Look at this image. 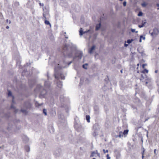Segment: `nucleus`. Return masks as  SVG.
I'll list each match as a JSON object with an SVG mask.
<instances>
[{"label": "nucleus", "mask_w": 159, "mask_h": 159, "mask_svg": "<svg viewBox=\"0 0 159 159\" xmlns=\"http://www.w3.org/2000/svg\"><path fill=\"white\" fill-rule=\"evenodd\" d=\"M66 40L64 41V45L63 47L62 52L64 56L67 57L69 58L73 57L74 53L75 52V56L74 57L73 60L76 57L81 59L83 55L82 51H77L76 46L75 45L73 44L71 42L69 44L67 43Z\"/></svg>", "instance_id": "1"}, {"label": "nucleus", "mask_w": 159, "mask_h": 159, "mask_svg": "<svg viewBox=\"0 0 159 159\" xmlns=\"http://www.w3.org/2000/svg\"><path fill=\"white\" fill-rule=\"evenodd\" d=\"M54 75L55 78L57 80L60 78L62 80H64L65 79V76L64 75L63 73L59 72L56 67L54 68Z\"/></svg>", "instance_id": "2"}, {"label": "nucleus", "mask_w": 159, "mask_h": 159, "mask_svg": "<svg viewBox=\"0 0 159 159\" xmlns=\"http://www.w3.org/2000/svg\"><path fill=\"white\" fill-rule=\"evenodd\" d=\"M36 90L40 92L41 95L42 96H44L47 93L46 90L40 84H39L37 86L36 88L35 89V91Z\"/></svg>", "instance_id": "3"}, {"label": "nucleus", "mask_w": 159, "mask_h": 159, "mask_svg": "<svg viewBox=\"0 0 159 159\" xmlns=\"http://www.w3.org/2000/svg\"><path fill=\"white\" fill-rule=\"evenodd\" d=\"M76 119H77V117L75 118L74 128L77 131L80 132L82 130V126L80 123L76 121Z\"/></svg>", "instance_id": "4"}, {"label": "nucleus", "mask_w": 159, "mask_h": 159, "mask_svg": "<svg viewBox=\"0 0 159 159\" xmlns=\"http://www.w3.org/2000/svg\"><path fill=\"white\" fill-rule=\"evenodd\" d=\"M151 30H150L149 31V33L151 34V35L153 36L154 35H157L159 33V31L156 28H154L153 30V31L151 33Z\"/></svg>", "instance_id": "5"}, {"label": "nucleus", "mask_w": 159, "mask_h": 159, "mask_svg": "<svg viewBox=\"0 0 159 159\" xmlns=\"http://www.w3.org/2000/svg\"><path fill=\"white\" fill-rule=\"evenodd\" d=\"M61 149L59 148L56 150L54 152V155L56 157H59L61 155Z\"/></svg>", "instance_id": "6"}, {"label": "nucleus", "mask_w": 159, "mask_h": 159, "mask_svg": "<svg viewBox=\"0 0 159 159\" xmlns=\"http://www.w3.org/2000/svg\"><path fill=\"white\" fill-rule=\"evenodd\" d=\"M24 106L27 109H30L32 107V105L29 101H26L24 102Z\"/></svg>", "instance_id": "7"}, {"label": "nucleus", "mask_w": 159, "mask_h": 159, "mask_svg": "<svg viewBox=\"0 0 159 159\" xmlns=\"http://www.w3.org/2000/svg\"><path fill=\"white\" fill-rule=\"evenodd\" d=\"M26 7H27L30 9H32L33 7V4L31 3L30 0H28V2L26 4Z\"/></svg>", "instance_id": "8"}, {"label": "nucleus", "mask_w": 159, "mask_h": 159, "mask_svg": "<svg viewBox=\"0 0 159 159\" xmlns=\"http://www.w3.org/2000/svg\"><path fill=\"white\" fill-rule=\"evenodd\" d=\"M44 85L46 88L49 89L50 87V84L48 81H45Z\"/></svg>", "instance_id": "9"}, {"label": "nucleus", "mask_w": 159, "mask_h": 159, "mask_svg": "<svg viewBox=\"0 0 159 159\" xmlns=\"http://www.w3.org/2000/svg\"><path fill=\"white\" fill-rule=\"evenodd\" d=\"M96 46L95 45H93L89 49V53L90 54H91L94 50H95Z\"/></svg>", "instance_id": "10"}, {"label": "nucleus", "mask_w": 159, "mask_h": 159, "mask_svg": "<svg viewBox=\"0 0 159 159\" xmlns=\"http://www.w3.org/2000/svg\"><path fill=\"white\" fill-rule=\"evenodd\" d=\"M35 83V81L34 80H29V84L30 87H32Z\"/></svg>", "instance_id": "11"}, {"label": "nucleus", "mask_w": 159, "mask_h": 159, "mask_svg": "<svg viewBox=\"0 0 159 159\" xmlns=\"http://www.w3.org/2000/svg\"><path fill=\"white\" fill-rule=\"evenodd\" d=\"M146 20H142L141 25H138V26L140 28H142L146 24Z\"/></svg>", "instance_id": "12"}, {"label": "nucleus", "mask_w": 159, "mask_h": 159, "mask_svg": "<svg viewBox=\"0 0 159 159\" xmlns=\"http://www.w3.org/2000/svg\"><path fill=\"white\" fill-rule=\"evenodd\" d=\"M101 21H100L99 23L96 25L95 30L97 31L99 30L101 27Z\"/></svg>", "instance_id": "13"}, {"label": "nucleus", "mask_w": 159, "mask_h": 159, "mask_svg": "<svg viewBox=\"0 0 159 159\" xmlns=\"http://www.w3.org/2000/svg\"><path fill=\"white\" fill-rule=\"evenodd\" d=\"M57 86L59 88H61L62 86V82L61 81H59L57 83Z\"/></svg>", "instance_id": "14"}, {"label": "nucleus", "mask_w": 159, "mask_h": 159, "mask_svg": "<svg viewBox=\"0 0 159 159\" xmlns=\"http://www.w3.org/2000/svg\"><path fill=\"white\" fill-rule=\"evenodd\" d=\"M43 104V103L40 104L37 101H35V105L36 107H39L42 106Z\"/></svg>", "instance_id": "15"}, {"label": "nucleus", "mask_w": 159, "mask_h": 159, "mask_svg": "<svg viewBox=\"0 0 159 159\" xmlns=\"http://www.w3.org/2000/svg\"><path fill=\"white\" fill-rule=\"evenodd\" d=\"M22 138L23 140L25 141L26 143L27 142L29 141V138L27 136H24Z\"/></svg>", "instance_id": "16"}, {"label": "nucleus", "mask_w": 159, "mask_h": 159, "mask_svg": "<svg viewBox=\"0 0 159 159\" xmlns=\"http://www.w3.org/2000/svg\"><path fill=\"white\" fill-rule=\"evenodd\" d=\"M120 153L118 152L116 153V159H119L120 158Z\"/></svg>", "instance_id": "17"}, {"label": "nucleus", "mask_w": 159, "mask_h": 159, "mask_svg": "<svg viewBox=\"0 0 159 159\" xmlns=\"http://www.w3.org/2000/svg\"><path fill=\"white\" fill-rule=\"evenodd\" d=\"M133 101L134 102L137 103L139 102L140 101V100L139 98L135 97Z\"/></svg>", "instance_id": "18"}, {"label": "nucleus", "mask_w": 159, "mask_h": 159, "mask_svg": "<svg viewBox=\"0 0 159 159\" xmlns=\"http://www.w3.org/2000/svg\"><path fill=\"white\" fill-rule=\"evenodd\" d=\"M20 111L25 115H27L28 113V111L26 110H24L21 109L20 110Z\"/></svg>", "instance_id": "19"}, {"label": "nucleus", "mask_w": 159, "mask_h": 159, "mask_svg": "<svg viewBox=\"0 0 159 159\" xmlns=\"http://www.w3.org/2000/svg\"><path fill=\"white\" fill-rule=\"evenodd\" d=\"M8 97L11 96L13 99L14 98V97L12 95V93L10 90H8Z\"/></svg>", "instance_id": "20"}, {"label": "nucleus", "mask_w": 159, "mask_h": 159, "mask_svg": "<svg viewBox=\"0 0 159 159\" xmlns=\"http://www.w3.org/2000/svg\"><path fill=\"white\" fill-rule=\"evenodd\" d=\"M25 148L27 152H29L30 151V148L28 145L25 146Z\"/></svg>", "instance_id": "21"}, {"label": "nucleus", "mask_w": 159, "mask_h": 159, "mask_svg": "<svg viewBox=\"0 0 159 159\" xmlns=\"http://www.w3.org/2000/svg\"><path fill=\"white\" fill-rule=\"evenodd\" d=\"M86 120H87V121L89 123L90 122V116L89 115H86Z\"/></svg>", "instance_id": "22"}, {"label": "nucleus", "mask_w": 159, "mask_h": 159, "mask_svg": "<svg viewBox=\"0 0 159 159\" xmlns=\"http://www.w3.org/2000/svg\"><path fill=\"white\" fill-rule=\"evenodd\" d=\"M44 23L46 25H49L50 27H51V25L48 20H45L44 21Z\"/></svg>", "instance_id": "23"}, {"label": "nucleus", "mask_w": 159, "mask_h": 159, "mask_svg": "<svg viewBox=\"0 0 159 159\" xmlns=\"http://www.w3.org/2000/svg\"><path fill=\"white\" fill-rule=\"evenodd\" d=\"M123 133L121 131H120L119 132V134L118 135H116V138H118V137L119 138H121V137L123 136Z\"/></svg>", "instance_id": "24"}, {"label": "nucleus", "mask_w": 159, "mask_h": 159, "mask_svg": "<svg viewBox=\"0 0 159 159\" xmlns=\"http://www.w3.org/2000/svg\"><path fill=\"white\" fill-rule=\"evenodd\" d=\"M60 101L61 102H63L64 101V96L63 95H61L60 98Z\"/></svg>", "instance_id": "25"}, {"label": "nucleus", "mask_w": 159, "mask_h": 159, "mask_svg": "<svg viewBox=\"0 0 159 159\" xmlns=\"http://www.w3.org/2000/svg\"><path fill=\"white\" fill-rule=\"evenodd\" d=\"M79 33L80 35V36L84 34V32L82 30V28H80L79 31Z\"/></svg>", "instance_id": "26"}, {"label": "nucleus", "mask_w": 159, "mask_h": 159, "mask_svg": "<svg viewBox=\"0 0 159 159\" xmlns=\"http://www.w3.org/2000/svg\"><path fill=\"white\" fill-rule=\"evenodd\" d=\"M80 10V7L78 6H75V11L76 12H79Z\"/></svg>", "instance_id": "27"}, {"label": "nucleus", "mask_w": 159, "mask_h": 159, "mask_svg": "<svg viewBox=\"0 0 159 159\" xmlns=\"http://www.w3.org/2000/svg\"><path fill=\"white\" fill-rule=\"evenodd\" d=\"M129 130L128 129H125L124 130L123 134L124 135H125L128 133Z\"/></svg>", "instance_id": "28"}, {"label": "nucleus", "mask_w": 159, "mask_h": 159, "mask_svg": "<svg viewBox=\"0 0 159 159\" xmlns=\"http://www.w3.org/2000/svg\"><path fill=\"white\" fill-rule=\"evenodd\" d=\"M148 70L146 69H145L143 70L142 71V73H144V74H145V73H148Z\"/></svg>", "instance_id": "29"}, {"label": "nucleus", "mask_w": 159, "mask_h": 159, "mask_svg": "<svg viewBox=\"0 0 159 159\" xmlns=\"http://www.w3.org/2000/svg\"><path fill=\"white\" fill-rule=\"evenodd\" d=\"M94 111L97 113L99 111V109L97 106H95L94 107Z\"/></svg>", "instance_id": "30"}, {"label": "nucleus", "mask_w": 159, "mask_h": 159, "mask_svg": "<svg viewBox=\"0 0 159 159\" xmlns=\"http://www.w3.org/2000/svg\"><path fill=\"white\" fill-rule=\"evenodd\" d=\"M88 65V64L87 63H85L84 65H83L82 66V67L83 68H84V69H87V66Z\"/></svg>", "instance_id": "31"}, {"label": "nucleus", "mask_w": 159, "mask_h": 159, "mask_svg": "<svg viewBox=\"0 0 159 159\" xmlns=\"http://www.w3.org/2000/svg\"><path fill=\"white\" fill-rule=\"evenodd\" d=\"M133 41H134V40L132 39H128L127 40V42L128 44H129V43H130Z\"/></svg>", "instance_id": "32"}, {"label": "nucleus", "mask_w": 159, "mask_h": 159, "mask_svg": "<svg viewBox=\"0 0 159 159\" xmlns=\"http://www.w3.org/2000/svg\"><path fill=\"white\" fill-rule=\"evenodd\" d=\"M96 154V151H95L93 152L91 154L90 157H93L94 156V155Z\"/></svg>", "instance_id": "33"}, {"label": "nucleus", "mask_w": 159, "mask_h": 159, "mask_svg": "<svg viewBox=\"0 0 159 159\" xmlns=\"http://www.w3.org/2000/svg\"><path fill=\"white\" fill-rule=\"evenodd\" d=\"M143 13L141 11H139L138 14V16H143Z\"/></svg>", "instance_id": "34"}, {"label": "nucleus", "mask_w": 159, "mask_h": 159, "mask_svg": "<svg viewBox=\"0 0 159 159\" xmlns=\"http://www.w3.org/2000/svg\"><path fill=\"white\" fill-rule=\"evenodd\" d=\"M43 113L45 115L47 116V110L45 109H43Z\"/></svg>", "instance_id": "35"}, {"label": "nucleus", "mask_w": 159, "mask_h": 159, "mask_svg": "<svg viewBox=\"0 0 159 159\" xmlns=\"http://www.w3.org/2000/svg\"><path fill=\"white\" fill-rule=\"evenodd\" d=\"M141 5L142 6V7H145L147 6V4L145 2H144L143 3H142Z\"/></svg>", "instance_id": "36"}, {"label": "nucleus", "mask_w": 159, "mask_h": 159, "mask_svg": "<svg viewBox=\"0 0 159 159\" xmlns=\"http://www.w3.org/2000/svg\"><path fill=\"white\" fill-rule=\"evenodd\" d=\"M123 5L124 6H125H125L126 5V2L125 1H124L123 2Z\"/></svg>", "instance_id": "37"}, {"label": "nucleus", "mask_w": 159, "mask_h": 159, "mask_svg": "<svg viewBox=\"0 0 159 159\" xmlns=\"http://www.w3.org/2000/svg\"><path fill=\"white\" fill-rule=\"evenodd\" d=\"M103 151L104 153H105L106 152H108V150H105V149H103Z\"/></svg>", "instance_id": "38"}, {"label": "nucleus", "mask_w": 159, "mask_h": 159, "mask_svg": "<svg viewBox=\"0 0 159 159\" xmlns=\"http://www.w3.org/2000/svg\"><path fill=\"white\" fill-rule=\"evenodd\" d=\"M142 35H141L140 36V39H139V42H142Z\"/></svg>", "instance_id": "39"}, {"label": "nucleus", "mask_w": 159, "mask_h": 159, "mask_svg": "<svg viewBox=\"0 0 159 159\" xmlns=\"http://www.w3.org/2000/svg\"><path fill=\"white\" fill-rule=\"evenodd\" d=\"M147 65L146 64H143L142 65V68H145V66H147Z\"/></svg>", "instance_id": "40"}, {"label": "nucleus", "mask_w": 159, "mask_h": 159, "mask_svg": "<svg viewBox=\"0 0 159 159\" xmlns=\"http://www.w3.org/2000/svg\"><path fill=\"white\" fill-rule=\"evenodd\" d=\"M131 31L132 33H134V32L135 31V29H131Z\"/></svg>", "instance_id": "41"}, {"label": "nucleus", "mask_w": 159, "mask_h": 159, "mask_svg": "<svg viewBox=\"0 0 159 159\" xmlns=\"http://www.w3.org/2000/svg\"><path fill=\"white\" fill-rule=\"evenodd\" d=\"M143 151L142 152V155H144V152L145 151V149L143 148Z\"/></svg>", "instance_id": "42"}, {"label": "nucleus", "mask_w": 159, "mask_h": 159, "mask_svg": "<svg viewBox=\"0 0 159 159\" xmlns=\"http://www.w3.org/2000/svg\"><path fill=\"white\" fill-rule=\"evenodd\" d=\"M143 151L142 152V155H144V152L145 151V149L143 148Z\"/></svg>", "instance_id": "43"}, {"label": "nucleus", "mask_w": 159, "mask_h": 159, "mask_svg": "<svg viewBox=\"0 0 159 159\" xmlns=\"http://www.w3.org/2000/svg\"><path fill=\"white\" fill-rule=\"evenodd\" d=\"M39 5H40V6H43H43H44V4H43V3H41V2H39Z\"/></svg>", "instance_id": "44"}, {"label": "nucleus", "mask_w": 159, "mask_h": 159, "mask_svg": "<svg viewBox=\"0 0 159 159\" xmlns=\"http://www.w3.org/2000/svg\"><path fill=\"white\" fill-rule=\"evenodd\" d=\"M90 31V30H86L85 31H84V34L88 33V32H89V31Z\"/></svg>", "instance_id": "45"}, {"label": "nucleus", "mask_w": 159, "mask_h": 159, "mask_svg": "<svg viewBox=\"0 0 159 159\" xmlns=\"http://www.w3.org/2000/svg\"><path fill=\"white\" fill-rule=\"evenodd\" d=\"M107 159H110L111 157L109 156V154H107Z\"/></svg>", "instance_id": "46"}, {"label": "nucleus", "mask_w": 159, "mask_h": 159, "mask_svg": "<svg viewBox=\"0 0 159 159\" xmlns=\"http://www.w3.org/2000/svg\"><path fill=\"white\" fill-rule=\"evenodd\" d=\"M73 61V60L72 61L69 62V63H68V66H69L72 62Z\"/></svg>", "instance_id": "47"}, {"label": "nucleus", "mask_w": 159, "mask_h": 159, "mask_svg": "<svg viewBox=\"0 0 159 159\" xmlns=\"http://www.w3.org/2000/svg\"><path fill=\"white\" fill-rule=\"evenodd\" d=\"M96 154H97L98 155V157H100V154L99 153H98V151H97V150H96Z\"/></svg>", "instance_id": "48"}, {"label": "nucleus", "mask_w": 159, "mask_h": 159, "mask_svg": "<svg viewBox=\"0 0 159 159\" xmlns=\"http://www.w3.org/2000/svg\"><path fill=\"white\" fill-rule=\"evenodd\" d=\"M6 22H9V24H10L11 23V21L10 20L9 21L8 19H7L6 20Z\"/></svg>", "instance_id": "49"}, {"label": "nucleus", "mask_w": 159, "mask_h": 159, "mask_svg": "<svg viewBox=\"0 0 159 159\" xmlns=\"http://www.w3.org/2000/svg\"><path fill=\"white\" fill-rule=\"evenodd\" d=\"M156 6L157 7H159L158 8H157V10H159V3H157L156 4Z\"/></svg>", "instance_id": "50"}, {"label": "nucleus", "mask_w": 159, "mask_h": 159, "mask_svg": "<svg viewBox=\"0 0 159 159\" xmlns=\"http://www.w3.org/2000/svg\"><path fill=\"white\" fill-rule=\"evenodd\" d=\"M156 151L157 150L156 149L154 150V153L156 155H157V153H156Z\"/></svg>", "instance_id": "51"}, {"label": "nucleus", "mask_w": 159, "mask_h": 159, "mask_svg": "<svg viewBox=\"0 0 159 159\" xmlns=\"http://www.w3.org/2000/svg\"><path fill=\"white\" fill-rule=\"evenodd\" d=\"M142 39H143V40H145V36H143V35H142Z\"/></svg>", "instance_id": "52"}, {"label": "nucleus", "mask_w": 159, "mask_h": 159, "mask_svg": "<svg viewBox=\"0 0 159 159\" xmlns=\"http://www.w3.org/2000/svg\"><path fill=\"white\" fill-rule=\"evenodd\" d=\"M18 110L17 109H15V113H17L18 112Z\"/></svg>", "instance_id": "53"}, {"label": "nucleus", "mask_w": 159, "mask_h": 159, "mask_svg": "<svg viewBox=\"0 0 159 159\" xmlns=\"http://www.w3.org/2000/svg\"><path fill=\"white\" fill-rule=\"evenodd\" d=\"M11 127H8L7 128V129L8 130H11Z\"/></svg>", "instance_id": "54"}, {"label": "nucleus", "mask_w": 159, "mask_h": 159, "mask_svg": "<svg viewBox=\"0 0 159 159\" xmlns=\"http://www.w3.org/2000/svg\"><path fill=\"white\" fill-rule=\"evenodd\" d=\"M11 108H13V109H15V107H14V106L12 105H11Z\"/></svg>", "instance_id": "55"}, {"label": "nucleus", "mask_w": 159, "mask_h": 159, "mask_svg": "<svg viewBox=\"0 0 159 159\" xmlns=\"http://www.w3.org/2000/svg\"><path fill=\"white\" fill-rule=\"evenodd\" d=\"M124 45L125 47H127L129 45L128 44H127L125 43Z\"/></svg>", "instance_id": "56"}, {"label": "nucleus", "mask_w": 159, "mask_h": 159, "mask_svg": "<svg viewBox=\"0 0 159 159\" xmlns=\"http://www.w3.org/2000/svg\"><path fill=\"white\" fill-rule=\"evenodd\" d=\"M64 36H65V38H66V39H68V36H66V35H64Z\"/></svg>", "instance_id": "57"}, {"label": "nucleus", "mask_w": 159, "mask_h": 159, "mask_svg": "<svg viewBox=\"0 0 159 159\" xmlns=\"http://www.w3.org/2000/svg\"><path fill=\"white\" fill-rule=\"evenodd\" d=\"M141 77L143 79H144V76H143V74H142L141 75Z\"/></svg>", "instance_id": "58"}, {"label": "nucleus", "mask_w": 159, "mask_h": 159, "mask_svg": "<svg viewBox=\"0 0 159 159\" xmlns=\"http://www.w3.org/2000/svg\"><path fill=\"white\" fill-rule=\"evenodd\" d=\"M149 83V81H146L145 82V85H147V84Z\"/></svg>", "instance_id": "59"}, {"label": "nucleus", "mask_w": 159, "mask_h": 159, "mask_svg": "<svg viewBox=\"0 0 159 159\" xmlns=\"http://www.w3.org/2000/svg\"><path fill=\"white\" fill-rule=\"evenodd\" d=\"M132 107L134 109H135L136 108V107L134 106H132Z\"/></svg>", "instance_id": "60"}, {"label": "nucleus", "mask_w": 159, "mask_h": 159, "mask_svg": "<svg viewBox=\"0 0 159 159\" xmlns=\"http://www.w3.org/2000/svg\"><path fill=\"white\" fill-rule=\"evenodd\" d=\"M43 17L45 18V19H46V17L45 16V15L43 13Z\"/></svg>", "instance_id": "61"}, {"label": "nucleus", "mask_w": 159, "mask_h": 159, "mask_svg": "<svg viewBox=\"0 0 159 159\" xmlns=\"http://www.w3.org/2000/svg\"><path fill=\"white\" fill-rule=\"evenodd\" d=\"M9 26H7L6 27V28L7 29H9Z\"/></svg>", "instance_id": "62"}, {"label": "nucleus", "mask_w": 159, "mask_h": 159, "mask_svg": "<svg viewBox=\"0 0 159 159\" xmlns=\"http://www.w3.org/2000/svg\"><path fill=\"white\" fill-rule=\"evenodd\" d=\"M157 72H158V70H155V72L156 73H157Z\"/></svg>", "instance_id": "63"}, {"label": "nucleus", "mask_w": 159, "mask_h": 159, "mask_svg": "<svg viewBox=\"0 0 159 159\" xmlns=\"http://www.w3.org/2000/svg\"><path fill=\"white\" fill-rule=\"evenodd\" d=\"M144 157V155H142V159H143V158Z\"/></svg>", "instance_id": "64"}]
</instances>
